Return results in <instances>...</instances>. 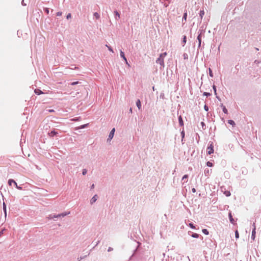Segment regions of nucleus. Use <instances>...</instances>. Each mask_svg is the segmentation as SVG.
<instances>
[{
	"instance_id": "obj_37",
	"label": "nucleus",
	"mask_w": 261,
	"mask_h": 261,
	"mask_svg": "<svg viewBox=\"0 0 261 261\" xmlns=\"http://www.w3.org/2000/svg\"><path fill=\"white\" fill-rule=\"evenodd\" d=\"M3 210H4V213H5V216H6V215H7L6 207L3 208Z\"/></svg>"
},
{
	"instance_id": "obj_44",
	"label": "nucleus",
	"mask_w": 261,
	"mask_h": 261,
	"mask_svg": "<svg viewBox=\"0 0 261 261\" xmlns=\"http://www.w3.org/2000/svg\"><path fill=\"white\" fill-rule=\"evenodd\" d=\"M48 112H54V110H49Z\"/></svg>"
},
{
	"instance_id": "obj_48",
	"label": "nucleus",
	"mask_w": 261,
	"mask_h": 261,
	"mask_svg": "<svg viewBox=\"0 0 261 261\" xmlns=\"http://www.w3.org/2000/svg\"><path fill=\"white\" fill-rule=\"evenodd\" d=\"M214 89L215 91L216 92V88L215 87H214Z\"/></svg>"
},
{
	"instance_id": "obj_18",
	"label": "nucleus",
	"mask_w": 261,
	"mask_h": 261,
	"mask_svg": "<svg viewBox=\"0 0 261 261\" xmlns=\"http://www.w3.org/2000/svg\"><path fill=\"white\" fill-rule=\"evenodd\" d=\"M94 16L96 18V19H99V15L97 12H95L94 13Z\"/></svg>"
},
{
	"instance_id": "obj_8",
	"label": "nucleus",
	"mask_w": 261,
	"mask_h": 261,
	"mask_svg": "<svg viewBox=\"0 0 261 261\" xmlns=\"http://www.w3.org/2000/svg\"><path fill=\"white\" fill-rule=\"evenodd\" d=\"M57 134H58V133L57 132L53 130V131H51V132H50L49 133H48V135L50 137H53V136L56 135Z\"/></svg>"
},
{
	"instance_id": "obj_36",
	"label": "nucleus",
	"mask_w": 261,
	"mask_h": 261,
	"mask_svg": "<svg viewBox=\"0 0 261 261\" xmlns=\"http://www.w3.org/2000/svg\"><path fill=\"white\" fill-rule=\"evenodd\" d=\"M204 110H205V111H208V107H207V106H206V105H205V106H204Z\"/></svg>"
},
{
	"instance_id": "obj_40",
	"label": "nucleus",
	"mask_w": 261,
	"mask_h": 261,
	"mask_svg": "<svg viewBox=\"0 0 261 261\" xmlns=\"http://www.w3.org/2000/svg\"><path fill=\"white\" fill-rule=\"evenodd\" d=\"M78 83V82H73L71 83V85H76Z\"/></svg>"
},
{
	"instance_id": "obj_3",
	"label": "nucleus",
	"mask_w": 261,
	"mask_h": 261,
	"mask_svg": "<svg viewBox=\"0 0 261 261\" xmlns=\"http://www.w3.org/2000/svg\"><path fill=\"white\" fill-rule=\"evenodd\" d=\"M115 128H113L111 130V132H110V134H109V135L108 140H111L113 138V137H114V133H115Z\"/></svg>"
},
{
	"instance_id": "obj_20",
	"label": "nucleus",
	"mask_w": 261,
	"mask_h": 261,
	"mask_svg": "<svg viewBox=\"0 0 261 261\" xmlns=\"http://www.w3.org/2000/svg\"><path fill=\"white\" fill-rule=\"evenodd\" d=\"M204 15V12L203 10H201L200 12V16L201 17V18H202L203 16Z\"/></svg>"
},
{
	"instance_id": "obj_16",
	"label": "nucleus",
	"mask_w": 261,
	"mask_h": 261,
	"mask_svg": "<svg viewBox=\"0 0 261 261\" xmlns=\"http://www.w3.org/2000/svg\"><path fill=\"white\" fill-rule=\"evenodd\" d=\"M202 231V232L206 235H207L209 233L208 231L206 229H203Z\"/></svg>"
},
{
	"instance_id": "obj_39",
	"label": "nucleus",
	"mask_w": 261,
	"mask_h": 261,
	"mask_svg": "<svg viewBox=\"0 0 261 261\" xmlns=\"http://www.w3.org/2000/svg\"><path fill=\"white\" fill-rule=\"evenodd\" d=\"M4 230H5V229H3L0 231V237L3 234Z\"/></svg>"
},
{
	"instance_id": "obj_26",
	"label": "nucleus",
	"mask_w": 261,
	"mask_h": 261,
	"mask_svg": "<svg viewBox=\"0 0 261 261\" xmlns=\"http://www.w3.org/2000/svg\"><path fill=\"white\" fill-rule=\"evenodd\" d=\"M106 46L108 47V49H109L110 51H111V52H112V53H113V52H114V51H113V49H112L110 46H109L107 44H106Z\"/></svg>"
},
{
	"instance_id": "obj_30",
	"label": "nucleus",
	"mask_w": 261,
	"mask_h": 261,
	"mask_svg": "<svg viewBox=\"0 0 261 261\" xmlns=\"http://www.w3.org/2000/svg\"><path fill=\"white\" fill-rule=\"evenodd\" d=\"M80 120V118H74L71 119L72 121H78Z\"/></svg>"
},
{
	"instance_id": "obj_22",
	"label": "nucleus",
	"mask_w": 261,
	"mask_h": 261,
	"mask_svg": "<svg viewBox=\"0 0 261 261\" xmlns=\"http://www.w3.org/2000/svg\"><path fill=\"white\" fill-rule=\"evenodd\" d=\"M235 237L237 239H238L239 238V234L238 230H236L235 231Z\"/></svg>"
},
{
	"instance_id": "obj_49",
	"label": "nucleus",
	"mask_w": 261,
	"mask_h": 261,
	"mask_svg": "<svg viewBox=\"0 0 261 261\" xmlns=\"http://www.w3.org/2000/svg\"><path fill=\"white\" fill-rule=\"evenodd\" d=\"M110 250H111V249H110V248L108 249V251H110Z\"/></svg>"
},
{
	"instance_id": "obj_4",
	"label": "nucleus",
	"mask_w": 261,
	"mask_h": 261,
	"mask_svg": "<svg viewBox=\"0 0 261 261\" xmlns=\"http://www.w3.org/2000/svg\"><path fill=\"white\" fill-rule=\"evenodd\" d=\"M97 196L96 195H94L90 200L91 203L92 204L94 203L97 200Z\"/></svg>"
},
{
	"instance_id": "obj_7",
	"label": "nucleus",
	"mask_w": 261,
	"mask_h": 261,
	"mask_svg": "<svg viewBox=\"0 0 261 261\" xmlns=\"http://www.w3.org/2000/svg\"><path fill=\"white\" fill-rule=\"evenodd\" d=\"M12 183H14L15 186H17V183L13 179H10L8 180V184L10 186H11Z\"/></svg>"
},
{
	"instance_id": "obj_27",
	"label": "nucleus",
	"mask_w": 261,
	"mask_h": 261,
	"mask_svg": "<svg viewBox=\"0 0 261 261\" xmlns=\"http://www.w3.org/2000/svg\"><path fill=\"white\" fill-rule=\"evenodd\" d=\"M206 165L208 167H212L213 166V163L210 162H207L206 163Z\"/></svg>"
},
{
	"instance_id": "obj_50",
	"label": "nucleus",
	"mask_w": 261,
	"mask_h": 261,
	"mask_svg": "<svg viewBox=\"0 0 261 261\" xmlns=\"http://www.w3.org/2000/svg\"><path fill=\"white\" fill-rule=\"evenodd\" d=\"M130 112H132V109H131V108L130 109Z\"/></svg>"
},
{
	"instance_id": "obj_43",
	"label": "nucleus",
	"mask_w": 261,
	"mask_h": 261,
	"mask_svg": "<svg viewBox=\"0 0 261 261\" xmlns=\"http://www.w3.org/2000/svg\"><path fill=\"white\" fill-rule=\"evenodd\" d=\"M3 208H4V207H5H5H6V204H5V202H4V203H3Z\"/></svg>"
},
{
	"instance_id": "obj_11",
	"label": "nucleus",
	"mask_w": 261,
	"mask_h": 261,
	"mask_svg": "<svg viewBox=\"0 0 261 261\" xmlns=\"http://www.w3.org/2000/svg\"><path fill=\"white\" fill-rule=\"evenodd\" d=\"M34 92L37 95H40L43 93V92L40 89H35Z\"/></svg>"
},
{
	"instance_id": "obj_25",
	"label": "nucleus",
	"mask_w": 261,
	"mask_h": 261,
	"mask_svg": "<svg viewBox=\"0 0 261 261\" xmlns=\"http://www.w3.org/2000/svg\"><path fill=\"white\" fill-rule=\"evenodd\" d=\"M120 56L123 59L125 57L124 53L122 51L120 50Z\"/></svg>"
},
{
	"instance_id": "obj_24",
	"label": "nucleus",
	"mask_w": 261,
	"mask_h": 261,
	"mask_svg": "<svg viewBox=\"0 0 261 261\" xmlns=\"http://www.w3.org/2000/svg\"><path fill=\"white\" fill-rule=\"evenodd\" d=\"M87 125H88V124L82 125L80 126V127H79L78 128L79 129L84 128L86 127Z\"/></svg>"
},
{
	"instance_id": "obj_13",
	"label": "nucleus",
	"mask_w": 261,
	"mask_h": 261,
	"mask_svg": "<svg viewBox=\"0 0 261 261\" xmlns=\"http://www.w3.org/2000/svg\"><path fill=\"white\" fill-rule=\"evenodd\" d=\"M114 13H115V15H116L115 18L116 19H119L120 18V14H119V13L117 11H115L114 12Z\"/></svg>"
},
{
	"instance_id": "obj_46",
	"label": "nucleus",
	"mask_w": 261,
	"mask_h": 261,
	"mask_svg": "<svg viewBox=\"0 0 261 261\" xmlns=\"http://www.w3.org/2000/svg\"><path fill=\"white\" fill-rule=\"evenodd\" d=\"M94 185L93 184L92 186H91V189H94Z\"/></svg>"
},
{
	"instance_id": "obj_6",
	"label": "nucleus",
	"mask_w": 261,
	"mask_h": 261,
	"mask_svg": "<svg viewBox=\"0 0 261 261\" xmlns=\"http://www.w3.org/2000/svg\"><path fill=\"white\" fill-rule=\"evenodd\" d=\"M229 220H230V222L232 224H234V220L233 218H232L231 213H229Z\"/></svg>"
},
{
	"instance_id": "obj_14",
	"label": "nucleus",
	"mask_w": 261,
	"mask_h": 261,
	"mask_svg": "<svg viewBox=\"0 0 261 261\" xmlns=\"http://www.w3.org/2000/svg\"><path fill=\"white\" fill-rule=\"evenodd\" d=\"M178 119H179V124L181 126H182L184 125V122H183V121L182 120V118L181 117V116H180L178 118Z\"/></svg>"
},
{
	"instance_id": "obj_42",
	"label": "nucleus",
	"mask_w": 261,
	"mask_h": 261,
	"mask_svg": "<svg viewBox=\"0 0 261 261\" xmlns=\"http://www.w3.org/2000/svg\"><path fill=\"white\" fill-rule=\"evenodd\" d=\"M16 188H17L18 189H20V190H21V187H19V186H18L17 185V186H16Z\"/></svg>"
},
{
	"instance_id": "obj_35",
	"label": "nucleus",
	"mask_w": 261,
	"mask_h": 261,
	"mask_svg": "<svg viewBox=\"0 0 261 261\" xmlns=\"http://www.w3.org/2000/svg\"><path fill=\"white\" fill-rule=\"evenodd\" d=\"M203 94H204V95H206V96H210V95H211V94H210V93H207V92H204V93H203Z\"/></svg>"
},
{
	"instance_id": "obj_51",
	"label": "nucleus",
	"mask_w": 261,
	"mask_h": 261,
	"mask_svg": "<svg viewBox=\"0 0 261 261\" xmlns=\"http://www.w3.org/2000/svg\"><path fill=\"white\" fill-rule=\"evenodd\" d=\"M201 124H202V125H203L204 123L203 122H201Z\"/></svg>"
},
{
	"instance_id": "obj_31",
	"label": "nucleus",
	"mask_w": 261,
	"mask_h": 261,
	"mask_svg": "<svg viewBox=\"0 0 261 261\" xmlns=\"http://www.w3.org/2000/svg\"><path fill=\"white\" fill-rule=\"evenodd\" d=\"M225 194L226 196H229L230 195V193L229 191H227L225 193Z\"/></svg>"
},
{
	"instance_id": "obj_1",
	"label": "nucleus",
	"mask_w": 261,
	"mask_h": 261,
	"mask_svg": "<svg viewBox=\"0 0 261 261\" xmlns=\"http://www.w3.org/2000/svg\"><path fill=\"white\" fill-rule=\"evenodd\" d=\"M167 55V53L165 52L160 55L159 58L156 60V62L160 64L161 66H164V57Z\"/></svg>"
},
{
	"instance_id": "obj_33",
	"label": "nucleus",
	"mask_w": 261,
	"mask_h": 261,
	"mask_svg": "<svg viewBox=\"0 0 261 261\" xmlns=\"http://www.w3.org/2000/svg\"><path fill=\"white\" fill-rule=\"evenodd\" d=\"M87 171L86 169H84L83 170V173H83V175H85L87 173Z\"/></svg>"
},
{
	"instance_id": "obj_34",
	"label": "nucleus",
	"mask_w": 261,
	"mask_h": 261,
	"mask_svg": "<svg viewBox=\"0 0 261 261\" xmlns=\"http://www.w3.org/2000/svg\"><path fill=\"white\" fill-rule=\"evenodd\" d=\"M188 178V175H185L183 177H182V180H185V179H186L187 178Z\"/></svg>"
},
{
	"instance_id": "obj_9",
	"label": "nucleus",
	"mask_w": 261,
	"mask_h": 261,
	"mask_svg": "<svg viewBox=\"0 0 261 261\" xmlns=\"http://www.w3.org/2000/svg\"><path fill=\"white\" fill-rule=\"evenodd\" d=\"M136 105L137 106V107L138 108V109L140 110L141 109V101L139 99H138L137 102H136Z\"/></svg>"
},
{
	"instance_id": "obj_38",
	"label": "nucleus",
	"mask_w": 261,
	"mask_h": 261,
	"mask_svg": "<svg viewBox=\"0 0 261 261\" xmlns=\"http://www.w3.org/2000/svg\"><path fill=\"white\" fill-rule=\"evenodd\" d=\"M71 17V14L69 13L67 15V19H69V18Z\"/></svg>"
},
{
	"instance_id": "obj_12",
	"label": "nucleus",
	"mask_w": 261,
	"mask_h": 261,
	"mask_svg": "<svg viewBox=\"0 0 261 261\" xmlns=\"http://www.w3.org/2000/svg\"><path fill=\"white\" fill-rule=\"evenodd\" d=\"M67 215V214H66V213H65V214L64 213H62L61 214H59V215H56V216L55 215L54 216V218H58V217H61V216L64 217L66 215Z\"/></svg>"
},
{
	"instance_id": "obj_19",
	"label": "nucleus",
	"mask_w": 261,
	"mask_h": 261,
	"mask_svg": "<svg viewBox=\"0 0 261 261\" xmlns=\"http://www.w3.org/2000/svg\"><path fill=\"white\" fill-rule=\"evenodd\" d=\"M186 41H187V37H186V36H184L183 37V39H182V43H183L184 45L185 44H186Z\"/></svg>"
},
{
	"instance_id": "obj_2",
	"label": "nucleus",
	"mask_w": 261,
	"mask_h": 261,
	"mask_svg": "<svg viewBox=\"0 0 261 261\" xmlns=\"http://www.w3.org/2000/svg\"><path fill=\"white\" fill-rule=\"evenodd\" d=\"M207 154H211L214 152V146L213 143H211L206 149Z\"/></svg>"
},
{
	"instance_id": "obj_17",
	"label": "nucleus",
	"mask_w": 261,
	"mask_h": 261,
	"mask_svg": "<svg viewBox=\"0 0 261 261\" xmlns=\"http://www.w3.org/2000/svg\"><path fill=\"white\" fill-rule=\"evenodd\" d=\"M228 122L229 124H231V125H232L233 126L235 125V123H234V122L232 120H229L228 121Z\"/></svg>"
},
{
	"instance_id": "obj_5",
	"label": "nucleus",
	"mask_w": 261,
	"mask_h": 261,
	"mask_svg": "<svg viewBox=\"0 0 261 261\" xmlns=\"http://www.w3.org/2000/svg\"><path fill=\"white\" fill-rule=\"evenodd\" d=\"M255 233H256V232H255V227H254V229H253L252 231V235H251V238L253 240H254L255 239Z\"/></svg>"
},
{
	"instance_id": "obj_10",
	"label": "nucleus",
	"mask_w": 261,
	"mask_h": 261,
	"mask_svg": "<svg viewBox=\"0 0 261 261\" xmlns=\"http://www.w3.org/2000/svg\"><path fill=\"white\" fill-rule=\"evenodd\" d=\"M187 12H186L184 14V16H183V17H182V21H184L185 22H186V21H187Z\"/></svg>"
},
{
	"instance_id": "obj_29",
	"label": "nucleus",
	"mask_w": 261,
	"mask_h": 261,
	"mask_svg": "<svg viewBox=\"0 0 261 261\" xmlns=\"http://www.w3.org/2000/svg\"><path fill=\"white\" fill-rule=\"evenodd\" d=\"M189 226L192 228V229H194L195 228V227L194 226V225H193V224L192 223H190L189 224Z\"/></svg>"
},
{
	"instance_id": "obj_15",
	"label": "nucleus",
	"mask_w": 261,
	"mask_h": 261,
	"mask_svg": "<svg viewBox=\"0 0 261 261\" xmlns=\"http://www.w3.org/2000/svg\"><path fill=\"white\" fill-rule=\"evenodd\" d=\"M197 39L198 40V42H199V46H200L201 43L200 34L198 36Z\"/></svg>"
},
{
	"instance_id": "obj_28",
	"label": "nucleus",
	"mask_w": 261,
	"mask_h": 261,
	"mask_svg": "<svg viewBox=\"0 0 261 261\" xmlns=\"http://www.w3.org/2000/svg\"><path fill=\"white\" fill-rule=\"evenodd\" d=\"M209 74H210V75L211 76V77H213V73H212V70L209 68Z\"/></svg>"
},
{
	"instance_id": "obj_47",
	"label": "nucleus",
	"mask_w": 261,
	"mask_h": 261,
	"mask_svg": "<svg viewBox=\"0 0 261 261\" xmlns=\"http://www.w3.org/2000/svg\"><path fill=\"white\" fill-rule=\"evenodd\" d=\"M46 12L47 13H48L49 11H48V10L47 9H46Z\"/></svg>"
},
{
	"instance_id": "obj_23",
	"label": "nucleus",
	"mask_w": 261,
	"mask_h": 261,
	"mask_svg": "<svg viewBox=\"0 0 261 261\" xmlns=\"http://www.w3.org/2000/svg\"><path fill=\"white\" fill-rule=\"evenodd\" d=\"M223 111L224 113L227 114L228 111L225 106H223Z\"/></svg>"
},
{
	"instance_id": "obj_32",
	"label": "nucleus",
	"mask_w": 261,
	"mask_h": 261,
	"mask_svg": "<svg viewBox=\"0 0 261 261\" xmlns=\"http://www.w3.org/2000/svg\"><path fill=\"white\" fill-rule=\"evenodd\" d=\"M123 59L124 60V61H125V63H126V64H127L128 66H129V65L128 64V62H127V59H126V58H125V57H124V58H123Z\"/></svg>"
},
{
	"instance_id": "obj_45",
	"label": "nucleus",
	"mask_w": 261,
	"mask_h": 261,
	"mask_svg": "<svg viewBox=\"0 0 261 261\" xmlns=\"http://www.w3.org/2000/svg\"><path fill=\"white\" fill-rule=\"evenodd\" d=\"M195 191H196V190H195V189L194 188L192 189V192L193 193L195 192Z\"/></svg>"
},
{
	"instance_id": "obj_21",
	"label": "nucleus",
	"mask_w": 261,
	"mask_h": 261,
	"mask_svg": "<svg viewBox=\"0 0 261 261\" xmlns=\"http://www.w3.org/2000/svg\"><path fill=\"white\" fill-rule=\"evenodd\" d=\"M192 237L193 238H197L199 237V234L196 233H193Z\"/></svg>"
},
{
	"instance_id": "obj_41",
	"label": "nucleus",
	"mask_w": 261,
	"mask_h": 261,
	"mask_svg": "<svg viewBox=\"0 0 261 261\" xmlns=\"http://www.w3.org/2000/svg\"><path fill=\"white\" fill-rule=\"evenodd\" d=\"M57 16H61L62 15L61 12H58L57 14Z\"/></svg>"
}]
</instances>
